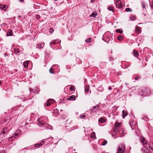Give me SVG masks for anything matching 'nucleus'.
<instances>
[{"label": "nucleus", "instance_id": "5fc2aeb1", "mask_svg": "<svg viewBox=\"0 0 153 153\" xmlns=\"http://www.w3.org/2000/svg\"><path fill=\"white\" fill-rule=\"evenodd\" d=\"M4 55H5V56H6V53H5L4 54Z\"/></svg>", "mask_w": 153, "mask_h": 153}, {"label": "nucleus", "instance_id": "864d4df0", "mask_svg": "<svg viewBox=\"0 0 153 153\" xmlns=\"http://www.w3.org/2000/svg\"><path fill=\"white\" fill-rule=\"evenodd\" d=\"M91 137L93 138H94V136L92 137V136H91Z\"/></svg>", "mask_w": 153, "mask_h": 153}, {"label": "nucleus", "instance_id": "6ab92c4d", "mask_svg": "<svg viewBox=\"0 0 153 153\" xmlns=\"http://www.w3.org/2000/svg\"><path fill=\"white\" fill-rule=\"evenodd\" d=\"M123 36L120 35H118L117 37V39L120 41H122L123 40Z\"/></svg>", "mask_w": 153, "mask_h": 153}, {"label": "nucleus", "instance_id": "49530a36", "mask_svg": "<svg viewBox=\"0 0 153 153\" xmlns=\"http://www.w3.org/2000/svg\"><path fill=\"white\" fill-rule=\"evenodd\" d=\"M0 153H5V152L4 150H2V151H0Z\"/></svg>", "mask_w": 153, "mask_h": 153}, {"label": "nucleus", "instance_id": "6e6552de", "mask_svg": "<svg viewBox=\"0 0 153 153\" xmlns=\"http://www.w3.org/2000/svg\"><path fill=\"white\" fill-rule=\"evenodd\" d=\"M45 143L44 140H42V142L39 143H37L34 145V146L36 148H39L43 145Z\"/></svg>", "mask_w": 153, "mask_h": 153}, {"label": "nucleus", "instance_id": "603ef678", "mask_svg": "<svg viewBox=\"0 0 153 153\" xmlns=\"http://www.w3.org/2000/svg\"><path fill=\"white\" fill-rule=\"evenodd\" d=\"M117 74V75H118L119 76V75H120V74H119V73H118Z\"/></svg>", "mask_w": 153, "mask_h": 153}, {"label": "nucleus", "instance_id": "2eb2a0df", "mask_svg": "<svg viewBox=\"0 0 153 153\" xmlns=\"http://www.w3.org/2000/svg\"><path fill=\"white\" fill-rule=\"evenodd\" d=\"M15 137H14L13 136L12 137H9L8 138V140L9 141L13 140H14L15 138V137H16L18 136V134H15Z\"/></svg>", "mask_w": 153, "mask_h": 153}, {"label": "nucleus", "instance_id": "393cba45", "mask_svg": "<svg viewBox=\"0 0 153 153\" xmlns=\"http://www.w3.org/2000/svg\"><path fill=\"white\" fill-rule=\"evenodd\" d=\"M140 29L139 27H137L136 28L135 32L137 33H139L140 32Z\"/></svg>", "mask_w": 153, "mask_h": 153}, {"label": "nucleus", "instance_id": "ea45409f", "mask_svg": "<svg viewBox=\"0 0 153 153\" xmlns=\"http://www.w3.org/2000/svg\"><path fill=\"white\" fill-rule=\"evenodd\" d=\"M107 143V141L106 140L102 142V145L103 146L105 145Z\"/></svg>", "mask_w": 153, "mask_h": 153}, {"label": "nucleus", "instance_id": "1a4fd4ad", "mask_svg": "<svg viewBox=\"0 0 153 153\" xmlns=\"http://www.w3.org/2000/svg\"><path fill=\"white\" fill-rule=\"evenodd\" d=\"M140 141L143 145H146L147 144V142L145 140V138L143 137H141Z\"/></svg>", "mask_w": 153, "mask_h": 153}, {"label": "nucleus", "instance_id": "e433bc0d", "mask_svg": "<svg viewBox=\"0 0 153 153\" xmlns=\"http://www.w3.org/2000/svg\"><path fill=\"white\" fill-rule=\"evenodd\" d=\"M142 6L143 8L144 9H145L146 7V4L144 2H142Z\"/></svg>", "mask_w": 153, "mask_h": 153}, {"label": "nucleus", "instance_id": "f8f14e48", "mask_svg": "<svg viewBox=\"0 0 153 153\" xmlns=\"http://www.w3.org/2000/svg\"><path fill=\"white\" fill-rule=\"evenodd\" d=\"M57 40H55L54 41H52L50 43V45L51 48H53V45H55L59 43V42H56Z\"/></svg>", "mask_w": 153, "mask_h": 153}, {"label": "nucleus", "instance_id": "13d9d810", "mask_svg": "<svg viewBox=\"0 0 153 153\" xmlns=\"http://www.w3.org/2000/svg\"><path fill=\"white\" fill-rule=\"evenodd\" d=\"M21 107H22V106H19V107H20V108Z\"/></svg>", "mask_w": 153, "mask_h": 153}, {"label": "nucleus", "instance_id": "58836bf2", "mask_svg": "<svg viewBox=\"0 0 153 153\" xmlns=\"http://www.w3.org/2000/svg\"><path fill=\"white\" fill-rule=\"evenodd\" d=\"M70 89L71 91H74L75 90L74 87L73 86H71L70 87Z\"/></svg>", "mask_w": 153, "mask_h": 153}, {"label": "nucleus", "instance_id": "bb28decb", "mask_svg": "<svg viewBox=\"0 0 153 153\" xmlns=\"http://www.w3.org/2000/svg\"><path fill=\"white\" fill-rule=\"evenodd\" d=\"M105 121H106V120H105V119L103 118H100L99 120V122L100 123H104L105 122Z\"/></svg>", "mask_w": 153, "mask_h": 153}, {"label": "nucleus", "instance_id": "4468645a", "mask_svg": "<svg viewBox=\"0 0 153 153\" xmlns=\"http://www.w3.org/2000/svg\"><path fill=\"white\" fill-rule=\"evenodd\" d=\"M13 35V33L12 30L11 29L8 30V32L7 33L6 35L7 36H12Z\"/></svg>", "mask_w": 153, "mask_h": 153}, {"label": "nucleus", "instance_id": "37998d69", "mask_svg": "<svg viewBox=\"0 0 153 153\" xmlns=\"http://www.w3.org/2000/svg\"><path fill=\"white\" fill-rule=\"evenodd\" d=\"M150 6L152 9H153V2L150 4Z\"/></svg>", "mask_w": 153, "mask_h": 153}, {"label": "nucleus", "instance_id": "0eeeda50", "mask_svg": "<svg viewBox=\"0 0 153 153\" xmlns=\"http://www.w3.org/2000/svg\"><path fill=\"white\" fill-rule=\"evenodd\" d=\"M38 123L39 125L40 126H43L46 124V122H44L42 118L39 119L38 120Z\"/></svg>", "mask_w": 153, "mask_h": 153}, {"label": "nucleus", "instance_id": "20e7f679", "mask_svg": "<svg viewBox=\"0 0 153 153\" xmlns=\"http://www.w3.org/2000/svg\"><path fill=\"white\" fill-rule=\"evenodd\" d=\"M99 108V105H97V106L92 107L90 109V111L91 113L95 112L98 111Z\"/></svg>", "mask_w": 153, "mask_h": 153}, {"label": "nucleus", "instance_id": "e2e57ef3", "mask_svg": "<svg viewBox=\"0 0 153 153\" xmlns=\"http://www.w3.org/2000/svg\"><path fill=\"white\" fill-rule=\"evenodd\" d=\"M77 153L76 152V153Z\"/></svg>", "mask_w": 153, "mask_h": 153}, {"label": "nucleus", "instance_id": "aec40b11", "mask_svg": "<svg viewBox=\"0 0 153 153\" xmlns=\"http://www.w3.org/2000/svg\"><path fill=\"white\" fill-rule=\"evenodd\" d=\"M148 144L149 148L153 151V142L149 143Z\"/></svg>", "mask_w": 153, "mask_h": 153}, {"label": "nucleus", "instance_id": "2f4dec72", "mask_svg": "<svg viewBox=\"0 0 153 153\" xmlns=\"http://www.w3.org/2000/svg\"><path fill=\"white\" fill-rule=\"evenodd\" d=\"M85 42L87 43H90L91 42V39L90 38H89L85 40Z\"/></svg>", "mask_w": 153, "mask_h": 153}, {"label": "nucleus", "instance_id": "39448f33", "mask_svg": "<svg viewBox=\"0 0 153 153\" xmlns=\"http://www.w3.org/2000/svg\"><path fill=\"white\" fill-rule=\"evenodd\" d=\"M116 5V7L117 8L121 9V8H123V5L121 3V2L120 0H117Z\"/></svg>", "mask_w": 153, "mask_h": 153}, {"label": "nucleus", "instance_id": "680f3d73", "mask_svg": "<svg viewBox=\"0 0 153 153\" xmlns=\"http://www.w3.org/2000/svg\"><path fill=\"white\" fill-rule=\"evenodd\" d=\"M4 24L5 25H6V24L5 23H4Z\"/></svg>", "mask_w": 153, "mask_h": 153}, {"label": "nucleus", "instance_id": "473e14b6", "mask_svg": "<svg viewBox=\"0 0 153 153\" xmlns=\"http://www.w3.org/2000/svg\"><path fill=\"white\" fill-rule=\"evenodd\" d=\"M125 10L126 12H131L132 11V10L129 8H126Z\"/></svg>", "mask_w": 153, "mask_h": 153}, {"label": "nucleus", "instance_id": "a19ab883", "mask_svg": "<svg viewBox=\"0 0 153 153\" xmlns=\"http://www.w3.org/2000/svg\"><path fill=\"white\" fill-rule=\"evenodd\" d=\"M108 9L111 11H113V8L112 7L110 6L108 7Z\"/></svg>", "mask_w": 153, "mask_h": 153}, {"label": "nucleus", "instance_id": "cd10ccee", "mask_svg": "<svg viewBox=\"0 0 153 153\" xmlns=\"http://www.w3.org/2000/svg\"><path fill=\"white\" fill-rule=\"evenodd\" d=\"M66 124H71L72 123V121L70 119H68L66 122Z\"/></svg>", "mask_w": 153, "mask_h": 153}, {"label": "nucleus", "instance_id": "a878e982", "mask_svg": "<svg viewBox=\"0 0 153 153\" xmlns=\"http://www.w3.org/2000/svg\"><path fill=\"white\" fill-rule=\"evenodd\" d=\"M76 62L78 63V64H81L82 63V61L81 59L79 58H76Z\"/></svg>", "mask_w": 153, "mask_h": 153}, {"label": "nucleus", "instance_id": "5701e85b", "mask_svg": "<svg viewBox=\"0 0 153 153\" xmlns=\"http://www.w3.org/2000/svg\"><path fill=\"white\" fill-rule=\"evenodd\" d=\"M0 8L1 9L4 10H6L7 8L6 5H4L2 4L0 5Z\"/></svg>", "mask_w": 153, "mask_h": 153}, {"label": "nucleus", "instance_id": "052dcab7", "mask_svg": "<svg viewBox=\"0 0 153 153\" xmlns=\"http://www.w3.org/2000/svg\"><path fill=\"white\" fill-rule=\"evenodd\" d=\"M54 0V1H57L58 0Z\"/></svg>", "mask_w": 153, "mask_h": 153}, {"label": "nucleus", "instance_id": "f03ea898", "mask_svg": "<svg viewBox=\"0 0 153 153\" xmlns=\"http://www.w3.org/2000/svg\"><path fill=\"white\" fill-rule=\"evenodd\" d=\"M150 89L148 88H145L143 89V90L140 93V95L141 96L142 98L145 96L149 95L151 93Z\"/></svg>", "mask_w": 153, "mask_h": 153}, {"label": "nucleus", "instance_id": "a18cd8bd", "mask_svg": "<svg viewBox=\"0 0 153 153\" xmlns=\"http://www.w3.org/2000/svg\"><path fill=\"white\" fill-rule=\"evenodd\" d=\"M49 31H50V32L51 33V32H53V31L54 30H53V29L52 28H51L50 29Z\"/></svg>", "mask_w": 153, "mask_h": 153}, {"label": "nucleus", "instance_id": "c03bdc74", "mask_svg": "<svg viewBox=\"0 0 153 153\" xmlns=\"http://www.w3.org/2000/svg\"><path fill=\"white\" fill-rule=\"evenodd\" d=\"M53 139V138L52 137H51V138H47V139H46L45 140H48L49 141H51V140Z\"/></svg>", "mask_w": 153, "mask_h": 153}, {"label": "nucleus", "instance_id": "f3484780", "mask_svg": "<svg viewBox=\"0 0 153 153\" xmlns=\"http://www.w3.org/2000/svg\"><path fill=\"white\" fill-rule=\"evenodd\" d=\"M67 99L69 100H75V97L74 95H72Z\"/></svg>", "mask_w": 153, "mask_h": 153}, {"label": "nucleus", "instance_id": "6e6d98bb", "mask_svg": "<svg viewBox=\"0 0 153 153\" xmlns=\"http://www.w3.org/2000/svg\"><path fill=\"white\" fill-rule=\"evenodd\" d=\"M1 82H0V85H1Z\"/></svg>", "mask_w": 153, "mask_h": 153}, {"label": "nucleus", "instance_id": "09e8293b", "mask_svg": "<svg viewBox=\"0 0 153 153\" xmlns=\"http://www.w3.org/2000/svg\"><path fill=\"white\" fill-rule=\"evenodd\" d=\"M108 89L109 90H111L112 89V88L111 87H108Z\"/></svg>", "mask_w": 153, "mask_h": 153}, {"label": "nucleus", "instance_id": "4be33fe9", "mask_svg": "<svg viewBox=\"0 0 153 153\" xmlns=\"http://www.w3.org/2000/svg\"><path fill=\"white\" fill-rule=\"evenodd\" d=\"M119 131V130L118 128H117L116 126H114V129L113 130V132L116 133V134Z\"/></svg>", "mask_w": 153, "mask_h": 153}, {"label": "nucleus", "instance_id": "c85d7f7f", "mask_svg": "<svg viewBox=\"0 0 153 153\" xmlns=\"http://www.w3.org/2000/svg\"><path fill=\"white\" fill-rule=\"evenodd\" d=\"M89 91V88L88 86H86L85 89V93L87 94Z\"/></svg>", "mask_w": 153, "mask_h": 153}, {"label": "nucleus", "instance_id": "c9c22d12", "mask_svg": "<svg viewBox=\"0 0 153 153\" xmlns=\"http://www.w3.org/2000/svg\"><path fill=\"white\" fill-rule=\"evenodd\" d=\"M49 72L51 74H53L54 73V70L52 68H51L49 69Z\"/></svg>", "mask_w": 153, "mask_h": 153}, {"label": "nucleus", "instance_id": "8fccbe9b", "mask_svg": "<svg viewBox=\"0 0 153 153\" xmlns=\"http://www.w3.org/2000/svg\"><path fill=\"white\" fill-rule=\"evenodd\" d=\"M124 131L123 130L122 131V133L123 135H124Z\"/></svg>", "mask_w": 153, "mask_h": 153}, {"label": "nucleus", "instance_id": "3c124183", "mask_svg": "<svg viewBox=\"0 0 153 153\" xmlns=\"http://www.w3.org/2000/svg\"><path fill=\"white\" fill-rule=\"evenodd\" d=\"M24 0H19V1L21 2H23Z\"/></svg>", "mask_w": 153, "mask_h": 153}, {"label": "nucleus", "instance_id": "4d7b16f0", "mask_svg": "<svg viewBox=\"0 0 153 153\" xmlns=\"http://www.w3.org/2000/svg\"><path fill=\"white\" fill-rule=\"evenodd\" d=\"M91 2H93V0H91Z\"/></svg>", "mask_w": 153, "mask_h": 153}, {"label": "nucleus", "instance_id": "4c0bfd02", "mask_svg": "<svg viewBox=\"0 0 153 153\" xmlns=\"http://www.w3.org/2000/svg\"><path fill=\"white\" fill-rule=\"evenodd\" d=\"M140 77L139 76L137 75L135 77V79L136 80H137L140 79Z\"/></svg>", "mask_w": 153, "mask_h": 153}, {"label": "nucleus", "instance_id": "72a5a7b5", "mask_svg": "<svg viewBox=\"0 0 153 153\" xmlns=\"http://www.w3.org/2000/svg\"><path fill=\"white\" fill-rule=\"evenodd\" d=\"M14 52L16 53H18L20 52V50L19 48H16L14 49Z\"/></svg>", "mask_w": 153, "mask_h": 153}, {"label": "nucleus", "instance_id": "9d476101", "mask_svg": "<svg viewBox=\"0 0 153 153\" xmlns=\"http://www.w3.org/2000/svg\"><path fill=\"white\" fill-rule=\"evenodd\" d=\"M45 45L44 43H41L36 45V47L38 49L43 48Z\"/></svg>", "mask_w": 153, "mask_h": 153}, {"label": "nucleus", "instance_id": "79ce46f5", "mask_svg": "<svg viewBox=\"0 0 153 153\" xmlns=\"http://www.w3.org/2000/svg\"><path fill=\"white\" fill-rule=\"evenodd\" d=\"M85 114H81L80 116V117L81 118H83L85 117Z\"/></svg>", "mask_w": 153, "mask_h": 153}, {"label": "nucleus", "instance_id": "a211bd4d", "mask_svg": "<svg viewBox=\"0 0 153 153\" xmlns=\"http://www.w3.org/2000/svg\"><path fill=\"white\" fill-rule=\"evenodd\" d=\"M53 114H54L58 115L59 114V110L57 108L54 109L53 111Z\"/></svg>", "mask_w": 153, "mask_h": 153}, {"label": "nucleus", "instance_id": "b1692460", "mask_svg": "<svg viewBox=\"0 0 153 153\" xmlns=\"http://www.w3.org/2000/svg\"><path fill=\"white\" fill-rule=\"evenodd\" d=\"M97 15V13L96 11H94L92 12L91 14L90 15V16L93 17L95 18L96 16Z\"/></svg>", "mask_w": 153, "mask_h": 153}, {"label": "nucleus", "instance_id": "c756f323", "mask_svg": "<svg viewBox=\"0 0 153 153\" xmlns=\"http://www.w3.org/2000/svg\"><path fill=\"white\" fill-rule=\"evenodd\" d=\"M23 65L24 67H27L28 65L27 62L25 61L23 63Z\"/></svg>", "mask_w": 153, "mask_h": 153}, {"label": "nucleus", "instance_id": "412c9836", "mask_svg": "<svg viewBox=\"0 0 153 153\" xmlns=\"http://www.w3.org/2000/svg\"><path fill=\"white\" fill-rule=\"evenodd\" d=\"M133 55L135 57H137L139 56V54L137 51L135 50H133Z\"/></svg>", "mask_w": 153, "mask_h": 153}, {"label": "nucleus", "instance_id": "7c9ffc66", "mask_svg": "<svg viewBox=\"0 0 153 153\" xmlns=\"http://www.w3.org/2000/svg\"><path fill=\"white\" fill-rule=\"evenodd\" d=\"M121 124L120 123H118L117 122H116L115 123L114 126H116L117 127V128L119 127L120 126V125Z\"/></svg>", "mask_w": 153, "mask_h": 153}, {"label": "nucleus", "instance_id": "bf43d9fd", "mask_svg": "<svg viewBox=\"0 0 153 153\" xmlns=\"http://www.w3.org/2000/svg\"><path fill=\"white\" fill-rule=\"evenodd\" d=\"M93 134H95V133H94V132H93Z\"/></svg>", "mask_w": 153, "mask_h": 153}, {"label": "nucleus", "instance_id": "7ed1b4c3", "mask_svg": "<svg viewBox=\"0 0 153 153\" xmlns=\"http://www.w3.org/2000/svg\"><path fill=\"white\" fill-rule=\"evenodd\" d=\"M125 150V147L123 144H121L118 147L117 153H124Z\"/></svg>", "mask_w": 153, "mask_h": 153}, {"label": "nucleus", "instance_id": "de8ad7c7", "mask_svg": "<svg viewBox=\"0 0 153 153\" xmlns=\"http://www.w3.org/2000/svg\"><path fill=\"white\" fill-rule=\"evenodd\" d=\"M147 118L146 117H144V118H143V120H145L146 121H147Z\"/></svg>", "mask_w": 153, "mask_h": 153}, {"label": "nucleus", "instance_id": "ddd939ff", "mask_svg": "<svg viewBox=\"0 0 153 153\" xmlns=\"http://www.w3.org/2000/svg\"><path fill=\"white\" fill-rule=\"evenodd\" d=\"M9 130V129L7 127H5L2 131V134H5L7 133Z\"/></svg>", "mask_w": 153, "mask_h": 153}, {"label": "nucleus", "instance_id": "423d86ee", "mask_svg": "<svg viewBox=\"0 0 153 153\" xmlns=\"http://www.w3.org/2000/svg\"><path fill=\"white\" fill-rule=\"evenodd\" d=\"M54 102V100L53 99H49L45 104V105L46 106H49Z\"/></svg>", "mask_w": 153, "mask_h": 153}, {"label": "nucleus", "instance_id": "dca6fc26", "mask_svg": "<svg viewBox=\"0 0 153 153\" xmlns=\"http://www.w3.org/2000/svg\"><path fill=\"white\" fill-rule=\"evenodd\" d=\"M122 117L124 119L125 118V116H126L128 114L127 112L125 110H123L122 111Z\"/></svg>", "mask_w": 153, "mask_h": 153}, {"label": "nucleus", "instance_id": "f257e3e1", "mask_svg": "<svg viewBox=\"0 0 153 153\" xmlns=\"http://www.w3.org/2000/svg\"><path fill=\"white\" fill-rule=\"evenodd\" d=\"M112 34L110 32L105 33L104 35V37L102 38V39L108 43H109L112 41L113 39L112 38Z\"/></svg>", "mask_w": 153, "mask_h": 153}, {"label": "nucleus", "instance_id": "f704fd0d", "mask_svg": "<svg viewBox=\"0 0 153 153\" xmlns=\"http://www.w3.org/2000/svg\"><path fill=\"white\" fill-rule=\"evenodd\" d=\"M116 31L117 33H121L123 32V31H121L120 29H117L116 30Z\"/></svg>", "mask_w": 153, "mask_h": 153}, {"label": "nucleus", "instance_id": "9b49d317", "mask_svg": "<svg viewBox=\"0 0 153 153\" xmlns=\"http://www.w3.org/2000/svg\"><path fill=\"white\" fill-rule=\"evenodd\" d=\"M142 151L145 153H149L150 151L145 146H143V148L141 150Z\"/></svg>", "mask_w": 153, "mask_h": 153}]
</instances>
